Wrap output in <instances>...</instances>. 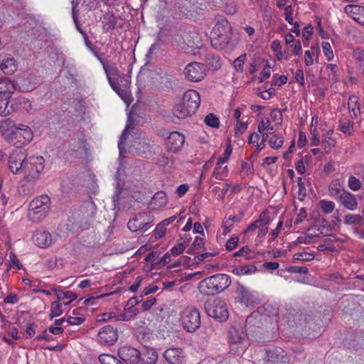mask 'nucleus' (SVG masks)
I'll return each mask as SVG.
<instances>
[{"label": "nucleus", "mask_w": 364, "mask_h": 364, "mask_svg": "<svg viewBox=\"0 0 364 364\" xmlns=\"http://www.w3.org/2000/svg\"><path fill=\"white\" fill-rule=\"evenodd\" d=\"M267 364H287L288 357L284 350L280 348L267 352Z\"/></svg>", "instance_id": "dca6fc26"}, {"label": "nucleus", "mask_w": 364, "mask_h": 364, "mask_svg": "<svg viewBox=\"0 0 364 364\" xmlns=\"http://www.w3.org/2000/svg\"><path fill=\"white\" fill-rule=\"evenodd\" d=\"M315 256L314 254L309 253V252H297L294 255L293 259L294 260H301V261H306V262H310L312 261L314 259Z\"/></svg>", "instance_id": "a18cd8bd"}, {"label": "nucleus", "mask_w": 364, "mask_h": 364, "mask_svg": "<svg viewBox=\"0 0 364 364\" xmlns=\"http://www.w3.org/2000/svg\"><path fill=\"white\" fill-rule=\"evenodd\" d=\"M270 65L269 63L267 62L265 66L264 67L262 71L260 73L259 75L260 77H258L259 79V83H262L265 78H268L270 76Z\"/></svg>", "instance_id": "bf43d9fd"}, {"label": "nucleus", "mask_w": 364, "mask_h": 364, "mask_svg": "<svg viewBox=\"0 0 364 364\" xmlns=\"http://www.w3.org/2000/svg\"><path fill=\"white\" fill-rule=\"evenodd\" d=\"M173 114L176 117L179 119H185L187 117H189L193 114V112H189V109L186 104H183V101L181 100V101L174 106L173 109Z\"/></svg>", "instance_id": "bb28decb"}, {"label": "nucleus", "mask_w": 364, "mask_h": 364, "mask_svg": "<svg viewBox=\"0 0 364 364\" xmlns=\"http://www.w3.org/2000/svg\"><path fill=\"white\" fill-rule=\"evenodd\" d=\"M158 360V353L153 348H147L140 352L138 364H155Z\"/></svg>", "instance_id": "5701e85b"}, {"label": "nucleus", "mask_w": 364, "mask_h": 364, "mask_svg": "<svg viewBox=\"0 0 364 364\" xmlns=\"http://www.w3.org/2000/svg\"><path fill=\"white\" fill-rule=\"evenodd\" d=\"M116 357L109 354H102L99 356V360L102 364H112Z\"/></svg>", "instance_id": "338daca9"}, {"label": "nucleus", "mask_w": 364, "mask_h": 364, "mask_svg": "<svg viewBox=\"0 0 364 364\" xmlns=\"http://www.w3.org/2000/svg\"><path fill=\"white\" fill-rule=\"evenodd\" d=\"M16 87V83L8 78H4L0 80V96L3 97L11 98Z\"/></svg>", "instance_id": "4be33fe9"}, {"label": "nucleus", "mask_w": 364, "mask_h": 364, "mask_svg": "<svg viewBox=\"0 0 364 364\" xmlns=\"http://www.w3.org/2000/svg\"><path fill=\"white\" fill-rule=\"evenodd\" d=\"M347 225H360L364 223V218L360 215L348 214L345 217Z\"/></svg>", "instance_id": "4c0bfd02"}, {"label": "nucleus", "mask_w": 364, "mask_h": 364, "mask_svg": "<svg viewBox=\"0 0 364 364\" xmlns=\"http://www.w3.org/2000/svg\"><path fill=\"white\" fill-rule=\"evenodd\" d=\"M0 70L6 75H11L16 70L14 58H3L0 55Z\"/></svg>", "instance_id": "a878e982"}, {"label": "nucleus", "mask_w": 364, "mask_h": 364, "mask_svg": "<svg viewBox=\"0 0 364 364\" xmlns=\"http://www.w3.org/2000/svg\"><path fill=\"white\" fill-rule=\"evenodd\" d=\"M353 58L355 59L360 67L364 66V50L360 48H356L353 52Z\"/></svg>", "instance_id": "de8ad7c7"}, {"label": "nucleus", "mask_w": 364, "mask_h": 364, "mask_svg": "<svg viewBox=\"0 0 364 364\" xmlns=\"http://www.w3.org/2000/svg\"><path fill=\"white\" fill-rule=\"evenodd\" d=\"M205 66L213 70H218L221 66L219 56L211 53L207 54L205 57Z\"/></svg>", "instance_id": "c85d7f7f"}, {"label": "nucleus", "mask_w": 364, "mask_h": 364, "mask_svg": "<svg viewBox=\"0 0 364 364\" xmlns=\"http://www.w3.org/2000/svg\"><path fill=\"white\" fill-rule=\"evenodd\" d=\"M166 228L164 223H159L154 230V236L156 239L162 238L166 234Z\"/></svg>", "instance_id": "13d9d810"}, {"label": "nucleus", "mask_w": 364, "mask_h": 364, "mask_svg": "<svg viewBox=\"0 0 364 364\" xmlns=\"http://www.w3.org/2000/svg\"><path fill=\"white\" fill-rule=\"evenodd\" d=\"M256 271V267L254 264H250L235 267L232 269V272L236 275H244L252 274Z\"/></svg>", "instance_id": "7c9ffc66"}, {"label": "nucleus", "mask_w": 364, "mask_h": 364, "mask_svg": "<svg viewBox=\"0 0 364 364\" xmlns=\"http://www.w3.org/2000/svg\"><path fill=\"white\" fill-rule=\"evenodd\" d=\"M50 199L47 195H41L33 199L28 205V218L38 223L48 215L50 210Z\"/></svg>", "instance_id": "7ed1b4c3"}, {"label": "nucleus", "mask_w": 364, "mask_h": 364, "mask_svg": "<svg viewBox=\"0 0 364 364\" xmlns=\"http://www.w3.org/2000/svg\"><path fill=\"white\" fill-rule=\"evenodd\" d=\"M319 205L320 208L325 213H332L335 207V204L333 202L326 200H320Z\"/></svg>", "instance_id": "8fccbe9b"}, {"label": "nucleus", "mask_w": 364, "mask_h": 364, "mask_svg": "<svg viewBox=\"0 0 364 364\" xmlns=\"http://www.w3.org/2000/svg\"><path fill=\"white\" fill-rule=\"evenodd\" d=\"M32 108V105L29 100L27 98L20 97L16 99L14 103L12 104V109L14 111L25 110L29 111Z\"/></svg>", "instance_id": "cd10ccee"}, {"label": "nucleus", "mask_w": 364, "mask_h": 364, "mask_svg": "<svg viewBox=\"0 0 364 364\" xmlns=\"http://www.w3.org/2000/svg\"><path fill=\"white\" fill-rule=\"evenodd\" d=\"M163 356L170 364H182L185 353L181 348H170L164 352Z\"/></svg>", "instance_id": "2eb2a0df"}, {"label": "nucleus", "mask_w": 364, "mask_h": 364, "mask_svg": "<svg viewBox=\"0 0 364 364\" xmlns=\"http://www.w3.org/2000/svg\"><path fill=\"white\" fill-rule=\"evenodd\" d=\"M134 218L132 220H129V221L127 223L128 228L132 231V232H136L138 230H141V225H142V223H141V218Z\"/></svg>", "instance_id": "49530a36"}, {"label": "nucleus", "mask_w": 364, "mask_h": 364, "mask_svg": "<svg viewBox=\"0 0 364 364\" xmlns=\"http://www.w3.org/2000/svg\"><path fill=\"white\" fill-rule=\"evenodd\" d=\"M27 154L21 149H16L8 159L9 170L14 174L23 172Z\"/></svg>", "instance_id": "9d476101"}, {"label": "nucleus", "mask_w": 364, "mask_h": 364, "mask_svg": "<svg viewBox=\"0 0 364 364\" xmlns=\"http://www.w3.org/2000/svg\"><path fill=\"white\" fill-rule=\"evenodd\" d=\"M205 123L213 128H218L220 125L219 119L214 114L209 113L204 119Z\"/></svg>", "instance_id": "37998d69"}, {"label": "nucleus", "mask_w": 364, "mask_h": 364, "mask_svg": "<svg viewBox=\"0 0 364 364\" xmlns=\"http://www.w3.org/2000/svg\"><path fill=\"white\" fill-rule=\"evenodd\" d=\"M63 310L62 303L58 301H53L50 304V313L49 318L53 319L55 317L60 316L63 314Z\"/></svg>", "instance_id": "f704fd0d"}, {"label": "nucleus", "mask_w": 364, "mask_h": 364, "mask_svg": "<svg viewBox=\"0 0 364 364\" xmlns=\"http://www.w3.org/2000/svg\"><path fill=\"white\" fill-rule=\"evenodd\" d=\"M339 199L341 203L349 210H354L357 208L358 202L355 196L348 191H343L339 196Z\"/></svg>", "instance_id": "b1692460"}, {"label": "nucleus", "mask_w": 364, "mask_h": 364, "mask_svg": "<svg viewBox=\"0 0 364 364\" xmlns=\"http://www.w3.org/2000/svg\"><path fill=\"white\" fill-rule=\"evenodd\" d=\"M348 187L352 191H357L361 188V182L356 177L350 176L348 178Z\"/></svg>", "instance_id": "603ef678"}, {"label": "nucleus", "mask_w": 364, "mask_h": 364, "mask_svg": "<svg viewBox=\"0 0 364 364\" xmlns=\"http://www.w3.org/2000/svg\"><path fill=\"white\" fill-rule=\"evenodd\" d=\"M245 58H246V54H242L236 60H234L233 65L237 72H242L243 64H244Z\"/></svg>", "instance_id": "4d7b16f0"}, {"label": "nucleus", "mask_w": 364, "mask_h": 364, "mask_svg": "<svg viewBox=\"0 0 364 364\" xmlns=\"http://www.w3.org/2000/svg\"><path fill=\"white\" fill-rule=\"evenodd\" d=\"M269 144L273 149H279L284 144V138L281 134H274L268 141Z\"/></svg>", "instance_id": "58836bf2"}, {"label": "nucleus", "mask_w": 364, "mask_h": 364, "mask_svg": "<svg viewBox=\"0 0 364 364\" xmlns=\"http://www.w3.org/2000/svg\"><path fill=\"white\" fill-rule=\"evenodd\" d=\"M72 4V16L73 18L74 23L77 30L82 34V32H85L83 31L80 26L79 20H78V14L79 11L76 9L77 6L79 4V0H73L71 1Z\"/></svg>", "instance_id": "72a5a7b5"}, {"label": "nucleus", "mask_w": 364, "mask_h": 364, "mask_svg": "<svg viewBox=\"0 0 364 364\" xmlns=\"http://www.w3.org/2000/svg\"><path fill=\"white\" fill-rule=\"evenodd\" d=\"M230 342L232 344H237L245 338V333L241 326H231L228 330Z\"/></svg>", "instance_id": "393cba45"}, {"label": "nucleus", "mask_w": 364, "mask_h": 364, "mask_svg": "<svg viewBox=\"0 0 364 364\" xmlns=\"http://www.w3.org/2000/svg\"><path fill=\"white\" fill-rule=\"evenodd\" d=\"M104 20L106 21L104 26L107 31L114 29L117 26V18L113 14H106L104 15Z\"/></svg>", "instance_id": "ea45409f"}, {"label": "nucleus", "mask_w": 364, "mask_h": 364, "mask_svg": "<svg viewBox=\"0 0 364 364\" xmlns=\"http://www.w3.org/2000/svg\"><path fill=\"white\" fill-rule=\"evenodd\" d=\"M266 215V211H262L259 216V218L257 220H256L255 222L252 223L247 228L246 230H245V233H247L248 232H252L255 230H256L257 228H259L260 227L262 226V220H263V218L264 216Z\"/></svg>", "instance_id": "79ce46f5"}, {"label": "nucleus", "mask_w": 364, "mask_h": 364, "mask_svg": "<svg viewBox=\"0 0 364 364\" xmlns=\"http://www.w3.org/2000/svg\"><path fill=\"white\" fill-rule=\"evenodd\" d=\"M205 244V240L203 237H196L194 242H193L191 247L187 250V253L190 255H194L196 254L195 251L198 249H200L203 247Z\"/></svg>", "instance_id": "a19ab883"}, {"label": "nucleus", "mask_w": 364, "mask_h": 364, "mask_svg": "<svg viewBox=\"0 0 364 364\" xmlns=\"http://www.w3.org/2000/svg\"><path fill=\"white\" fill-rule=\"evenodd\" d=\"M181 100L183 101V104H186L189 112L195 113L199 107L200 102V97L199 93L194 90H189L186 91Z\"/></svg>", "instance_id": "4468645a"}, {"label": "nucleus", "mask_w": 364, "mask_h": 364, "mask_svg": "<svg viewBox=\"0 0 364 364\" xmlns=\"http://www.w3.org/2000/svg\"><path fill=\"white\" fill-rule=\"evenodd\" d=\"M352 129L353 124L350 122H341L340 124V130L346 134L350 135Z\"/></svg>", "instance_id": "774afa93"}, {"label": "nucleus", "mask_w": 364, "mask_h": 364, "mask_svg": "<svg viewBox=\"0 0 364 364\" xmlns=\"http://www.w3.org/2000/svg\"><path fill=\"white\" fill-rule=\"evenodd\" d=\"M286 271L290 273L307 274L309 269L306 267L289 266L286 268Z\"/></svg>", "instance_id": "864d4df0"}, {"label": "nucleus", "mask_w": 364, "mask_h": 364, "mask_svg": "<svg viewBox=\"0 0 364 364\" xmlns=\"http://www.w3.org/2000/svg\"><path fill=\"white\" fill-rule=\"evenodd\" d=\"M345 12L349 15L353 20L360 25L364 26V7L356 5L350 4L345 7Z\"/></svg>", "instance_id": "aec40b11"}, {"label": "nucleus", "mask_w": 364, "mask_h": 364, "mask_svg": "<svg viewBox=\"0 0 364 364\" xmlns=\"http://www.w3.org/2000/svg\"><path fill=\"white\" fill-rule=\"evenodd\" d=\"M138 312H139L138 309H132L129 311H125V313L121 314L118 316L117 320L129 321L133 316H136Z\"/></svg>", "instance_id": "5fc2aeb1"}, {"label": "nucleus", "mask_w": 364, "mask_h": 364, "mask_svg": "<svg viewBox=\"0 0 364 364\" xmlns=\"http://www.w3.org/2000/svg\"><path fill=\"white\" fill-rule=\"evenodd\" d=\"M33 241L39 247L45 248L52 244L53 239L51 234L48 231L38 230L33 235Z\"/></svg>", "instance_id": "a211bd4d"}, {"label": "nucleus", "mask_w": 364, "mask_h": 364, "mask_svg": "<svg viewBox=\"0 0 364 364\" xmlns=\"http://www.w3.org/2000/svg\"><path fill=\"white\" fill-rule=\"evenodd\" d=\"M53 290L55 292L58 301H63L65 299H69L70 301H74L77 298V294L73 291H63L56 288H53Z\"/></svg>", "instance_id": "c9c22d12"}, {"label": "nucleus", "mask_w": 364, "mask_h": 364, "mask_svg": "<svg viewBox=\"0 0 364 364\" xmlns=\"http://www.w3.org/2000/svg\"><path fill=\"white\" fill-rule=\"evenodd\" d=\"M96 211L95 203L88 200L73 211L70 218L74 224L80 228H85L95 218Z\"/></svg>", "instance_id": "20e7f679"}, {"label": "nucleus", "mask_w": 364, "mask_h": 364, "mask_svg": "<svg viewBox=\"0 0 364 364\" xmlns=\"http://www.w3.org/2000/svg\"><path fill=\"white\" fill-rule=\"evenodd\" d=\"M213 33L217 36L212 38L213 46L220 49H229L234 46L231 39V27L227 21L217 23L213 28Z\"/></svg>", "instance_id": "39448f33"}, {"label": "nucleus", "mask_w": 364, "mask_h": 364, "mask_svg": "<svg viewBox=\"0 0 364 364\" xmlns=\"http://www.w3.org/2000/svg\"><path fill=\"white\" fill-rule=\"evenodd\" d=\"M183 328L188 332L196 331L200 326L199 311L196 309H186L181 316Z\"/></svg>", "instance_id": "0eeeda50"}, {"label": "nucleus", "mask_w": 364, "mask_h": 364, "mask_svg": "<svg viewBox=\"0 0 364 364\" xmlns=\"http://www.w3.org/2000/svg\"><path fill=\"white\" fill-rule=\"evenodd\" d=\"M24 180L28 182L36 181L44 168L45 160L41 156H35L27 155L24 161Z\"/></svg>", "instance_id": "423d86ee"}, {"label": "nucleus", "mask_w": 364, "mask_h": 364, "mask_svg": "<svg viewBox=\"0 0 364 364\" xmlns=\"http://www.w3.org/2000/svg\"><path fill=\"white\" fill-rule=\"evenodd\" d=\"M229 275L223 273L215 274L202 279L198 285L199 291L206 296H214L223 292L231 284Z\"/></svg>", "instance_id": "f03ea898"}, {"label": "nucleus", "mask_w": 364, "mask_h": 364, "mask_svg": "<svg viewBox=\"0 0 364 364\" xmlns=\"http://www.w3.org/2000/svg\"><path fill=\"white\" fill-rule=\"evenodd\" d=\"M142 300V296H133L130 298L124 307V311H129L132 309H135L134 308V306H136L137 304L141 302Z\"/></svg>", "instance_id": "3c124183"}, {"label": "nucleus", "mask_w": 364, "mask_h": 364, "mask_svg": "<svg viewBox=\"0 0 364 364\" xmlns=\"http://www.w3.org/2000/svg\"><path fill=\"white\" fill-rule=\"evenodd\" d=\"M228 144L226 149L225 150L223 156L220 157L218 160V165H222V164L226 163L228 161V159L232 154V149L230 145V139H228Z\"/></svg>", "instance_id": "09e8293b"}, {"label": "nucleus", "mask_w": 364, "mask_h": 364, "mask_svg": "<svg viewBox=\"0 0 364 364\" xmlns=\"http://www.w3.org/2000/svg\"><path fill=\"white\" fill-rule=\"evenodd\" d=\"M322 48L327 59L331 60L333 58V54L330 43L328 42H323Z\"/></svg>", "instance_id": "e2e57ef3"}, {"label": "nucleus", "mask_w": 364, "mask_h": 364, "mask_svg": "<svg viewBox=\"0 0 364 364\" xmlns=\"http://www.w3.org/2000/svg\"><path fill=\"white\" fill-rule=\"evenodd\" d=\"M9 98L3 97L0 96V115L1 116H7L13 112L12 105L10 107H9V102L8 101Z\"/></svg>", "instance_id": "e433bc0d"}, {"label": "nucleus", "mask_w": 364, "mask_h": 364, "mask_svg": "<svg viewBox=\"0 0 364 364\" xmlns=\"http://www.w3.org/2000/svg\"><path fill=\"white\" fill-rule=\"evenodd\" d=\"M186 245L184 242H178L176 245L173 246L171 250V254L173 255H181L185 250Z\"/></svg>", "instance_id": "680f3d73"}, {"label": "nucleus", "mask_w": 364, "mask_h": 364, "mask_svg": "<svg viewBox=\"0 0 364 364\" xmlns=\"http://www.w3.org/2000/svg\"><path fill=\"white\" fill-rule=\"evenodd\" d=\"M104 70L110 86L114 91L118 92V84L117 83V81L118 80V77H120L119 70L117 67L114 66L112 63L104 64Z\"/></svg>", "instance_id": "6ab92c4d"}, {"label": "nucleus", "mask_w": 364, "mask_h": 364, "mask_svg": "<svg viewBox=\"0 0 364 364\" xmlns=\"http://www.w3.org/2000/svg\"><path fill=\"white\" fill-rule=\"evenodd\" d=\"M298 186H299V191H298L299 199L300 200H303L306 195V191L304 183L301 177H299L298 178Z\"/></svg>", "instance_id": "052dcab7"}, {"label": "nucleus", "mask_w": 364, "mask_h": 364, "mask_svg": "<svg viewBox=\"0 0 364 364\" xmlns=\"http://www.w3.org/2000/svg\"><path fill=\"white\" fill-rule=\"evenodd\" d=\"M117 355L125 364H136L139 362L140 351L134 348L125 346L118 350Z\"/></svg>", "instance_id": "f8f14e48"}, {"label": "nucleus", "mask_w": 364, "mask_h": 364, "mask_svg": "<svg viewBox=\"0 0 364 364\" xmlns=\"http://www.w3.org/2000/svg\"><path fill=\"white\" fill-rule=\"evenodd\" d=\"M167 203L166 194L164 191L156 193L152 197L151 203L156 207L164 206Z\"/></svg>", "instance_id": "2f4dec72"}, {"label": "nucleus", "mask_w": 364, "mask_h": 364, "mask_svg": "<svg viewBox=\"0 0 364 364\" xmlns=\"http://www.w3.org/2000/svg\"><path fill=\"white\" fill-rule=\"evenodd\" d=\"M333 130H328L323 136V139L322 140V144L324 146V149L326 152H329L331 151V146H334L336 141L332 138Z\"/></svg>", "instance_id": "473e14b6"}, {"label": "nucleus", "mask_w": 364, "mask_h": 364, "mask_svg": "<svg viewBox=\"0 0 364 364\" xmlns=\"http://www.w3.org/2000/svg\"><path fill=\"white\" fill-rule=\"evenodd\" d=\"M205 309L209 316L220 322L225 321L228 318L229 311L228 306L223 301L205 303Z\"/></svg>", "instance_id": "6e6552de"}, {"label": "nucleus", "mask_w": 364, "mask_h": 364, "mask_svg": "<svg viewBox=\"0 0 364 364\" xmlns=\"http://www.w3.org/2000/svg\"><path fill=\"white\" fill-rule=\"evenodd\" d=\"M151 140L145 134H135L132 142L131 148L135 151L137 154H145L150 150Z\"/></svg>", "instance_id": "ddd939ff"}, {"label": "nucleus", "mask_w": 364, "mask_h": 364, "mask_svg": "<svg viewBox=\"0 0 364 364\" xmlns=\"http://www.w3.org/2000/svg\"><path fill=\"white\" fill-rule=\"evenodd\" d=\"M118 339L116 328L109 325L102 327L97 333V341L103 346H113Z\"/></svg>", "instance_id": "9b49d317"}, {"label": "nucleus", "mask_w": 364, "mask_h": 364, "mask_svg": "<svg viewBox=\"0 0 364 364\" xmlns=\"http://www.w3.org/2000/svg\"><path fill=\"white\" fill-rule=\"evenodd\" d=\"M169 262L170 254L168 252H166L159 262L152 263V266H156L157 268H160L167 264Z\"/></svg>", "instance_id": "0e129e2a"}, {"label": "nucleus", "mask_w": 364, "mask_h": 364, "mask_svg": "<svg viewBox=\"0 0 364 364\" xmlns=\"http://www.w3.org/2000/svg\"><path fill=\"white\" fill-rule=\"evenodd\" d=\"M184 75L191 82L201 81L206 75L205 65L198 62L190 63L184 69Z\"/></svg>", "instance_id": "1a4fd4ad"}, {"label": "nucleus", "mask_w": 364, "mask_h": 364, "mask_svg": "<svg viewBox=\"0 0 364 364\" xmlns=\"http://www.w3.org/2000/svg\"><path fill=\"white\" fill-rule=\"evenodd\" d=\"M128 133H129L128 126H127V127L122 132V133L120 136L119 143H118V148H119V151L120 156H122L124 154L126 153L124 143L127 140V136Z\"/></svg>", "instance_id": "c03bdc74"}, {"label": "nucleus", "mask_w": 364, "mask_h": 364, "mask_svg": "<svg viewBox=\"0 0 364 364\" xmlns=\"http://www.w3.org/2000/svg\"><path fill=\"white\" fill-rule=\"evenodd\" d=\"M71 155L77 156L78 152H83L85 149V141L83 139H73L70 143Z\"/></svg>", "instance_id": "c756f323"}, {"label": "nucleus", "mask_w": 364, "mask_h": 364, "mask_svg": "<svg viewBox=\"0 0 364 364\" xmlns=\"http://www.w3.org/2000/svg\"><path fill=\"white\" fill-rule=\"evenodd\" d=\"M236 293L237 299L245 306L252 305L255 303V297L252 293L242 284L237 283Z\"/></svg>", "instance_id": "412c9836"}, {"label": "nucleus", "mask_w": 364, "mask_h": 364, "mask_svg": "<svg viewBox=\"0 0 364 364\" xmlns=\"http://www.w3.org/2000/svg\"><path fill=\"white\" fill-rule=\"evenodd\" d=\"M185 137L178 132H171L167 139V146L169 151L178 152L183 146Z\"/></svg>", "instance_id": "f3484780"}, {"label": "nucleus", "mask_w": 364, "mask_h": 364, "mask_svg": "<svg viewBox=\"0 0 364 364\" xmlns=\"http://www.w3.org/2000/svg\"><path fill=\"white\" fill-rule=\"evenodd\" d=\"M271 117L274 122H278L279 124H281L282 122V111L279 109H273L270 113Z\"/></svg>", "instance_id": "69168bd1"}, {"label": "nucleus", "mask_w": 364, "mask_h": 364, "mask_svg": "<svg viewBox=\"0 0 364 364\" xmlns=\"http://www.w3.org/2000/svg\"><path fill=\"white\" fill-rule=\"evenodd\" d=\"M123 190V185H121L119 181L117 182V187H116V191L112 196V200L114 203V207L119 205V202L120 200V194L122 193Z\"/></svg>", "instance_id": "6e6d98bb"}, {"label": "nucleus", "mask_w": 364, "mask_h": 364, "mask_svg": "<svg viewBox=\"0 0 364 364\" xmlns=\"http://www.w3.org/2000/svg\"><path fill=\"white\" fill-rule=\"evenodd\" d=\"M0 131L4 139L18 149L30 143L33 137V132L28 126L21 124L16 127L9 119L0 122Z\"/></svg>", "instance_id": "f257e3e1"}]
</instances>
